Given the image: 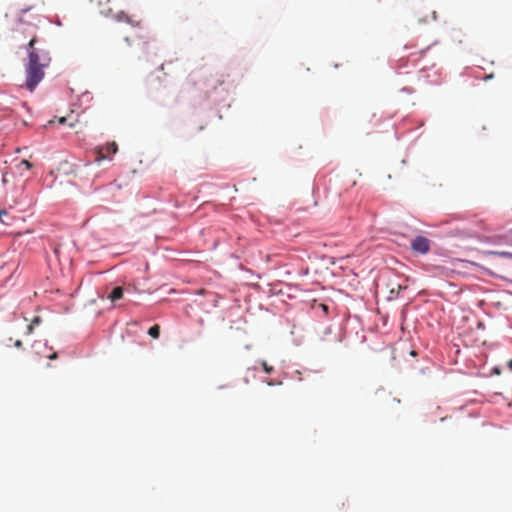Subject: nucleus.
<instances>
[{
	"instance_id": "obj_1",
	"label": "nucleus",
	"mask_w": 512,
	"mask_h": 512,
	"mask_svg": "<svg viewBox=\"0 0 512 512\" xmlns=\"http://www.w3.org/2000/svg\"><path fill=\"white\" fill-rule=\"evenodd\" d=\"M228 95L224 75L210 65L193 70L186 78L176 98L180 104L192 108L211 109L223 102Z\"/></svg>"
},
{
	"instance_id": "obj_2",
	"label": "nucleus",
	"mask_w": 512,
	"mask_h": 512,
	"mask_svg": "<svg viewBox=\"0 0 512 512\" xmlns=\"http://www.w3.org/2000/svg\"><path fill=\"white\" fill-rule=\"evenodd\" d=\"M39 42L36 36H33L28 43L21 45L20 49L26 51L27 56L23 59L25 79L20 85V89L29 93L35 92L39 84L44 80L46 69L52 62L50 51L37 47Z\"/></svg>"
},
{
	"instance_id": "obj_3",
	"label": "nucleus",
	"mask_w": 512,
	"mask_h": 512,
	"mask_svg": "<svg viewBox=\"0 0 512 512\" xmlns=\"http://www.w3.org/2000/svg\"><path fill=\"white\" fill-rule=\"evenodd\" d=\"M228 189L233 190V192H238V188L235 184L230 185L226 184H216L211 182H202L197 188V192H218L219 190Z\"/></svg>"
},
{
	"instance_id": "obj_4",
	"label": "nucleus",
	"mask_w": 512,
	"mask_h": 512,
	"mask_svg": "<svg viewBox=\"0 0 512 512\" xmlns=\"http://www.w3.org/2000/svg\"><path fill=\"white\" fill-rule=\"evenodd\" d=\"M411 248L414 252L426 254L430 250V240L424 236H417L412 240Z\"/></svg>"
},
{
	"instance_id": "obj_5",
	"label": "nucleus",
	"mask_w": 512,
	"mask_h": 512,
	"mask_svg": "<svg viewBox=\"0 0 512 512\" xmlns=\"http://www.w3.org/2000/svg\"><path fill=\"white\" fill-rule=\"evenodd\" d=\"M106 150L108 152V155L107 156H99L97 161H102V160H107V161H111L113 159V156L116 154V152L118 151V145L116 142H108L106 144Z\"/></svg>"
},
{
	"instance_id": "obj_6",
	"label": "nucleus",
	"mask_w": 512,
	"mask_h": 512,
	"mask_svg": "<svg viewBox=\"0 0 512 512\" xmlns=\"http://www.w3.org/2000/svg\"><path fill=\"white\" fill-rule=\"evenodd\" d=\"M155 49H156V44L154 42H149V41L143 42L142 51L145 54L147 61L152 62L151 54L156 55Z\"/></svg>"
},
{
	"instance_id": "obj_7",
	"label": "nucleus",
	"mask_w": 512,
	"mask_h": 512,
	"mask_svg": "<svg viewBox=\"0 0 512 512\" xmlns=\"http://www.w3.org/2000/svg\"><path fill=\"white\" fill-rule=\"evenodd\" d=\"M123 293H124V290L122 287L120 286H117V287H114L112 289V291L110 292V294H108L107 298L112 301V302H116L120 299L123 298Z\"/></svg>"
},
{
	"instance_id": "obj_8",
	"label": "nucleus",
	"mask_w": 512,
	"mask_h": 512,
	"mask_svg": "<svg viewBox=\"0 0 512 512\" xmlns=\"http://www.w3.org/2000/svg\"><path fill=\"white\" fill-rule=\"evenodd\" d=\"M92 100V93L90 91H85L78 97L77 102H75L73 106H81L83 103H90Z\"/></svg>"
},
{
	"instance_id": "obj_9",
	"label": "nucleus",
	"mask_w": 512,
	"mask_h": 512,
	"mask_svg": "<svg viewBox=\"0 0 512 512\" xmlns=\"http://www.w3.org/2000/svg\"><path fill=\"white\" fill-rule=\"evenodd\" d=\"M115 18L118 22H127L128 24L134 26V22L124 11L118 12Z\"/></svg>"
},
{
	"instance_id": "obj_10",
	"label": "nucleus",
	"mask_w": 512,
	"mask_h": 512,
	"mask_svg": "<svg viewBox=\"0 0 512 512\" xmlns=\"http://www.w3.org/2000/svg\"><path fill=\"white\" fill-rule=\"evenodd\" d=\"M406 289H407L406 285H400V284L397 285V288L392 287L390 289V295H391L390 298L398 297L400 292L403 291V290H406Z\"/></svg>"
},
{
	"instance_id": "obj_11",
	"label": "nucleus",
	"mask_w": 512,
	"mask_h": 512,
	"mask_svg": "<svg viewBox=\"0 0 512 512\" xmlns=\"http://www.w3.org/2000/svg\"><path fill=\"white\" fill-rule=\"evenodd\" d=\"M148 334L154 339L159 338V335H160L159 325H154V326L150 327L148 330Z\"/></svg>"
},
{
	"instance_id": "obj_12",
	"label": "nucleus",
	"mask_w": 512,
	"mask_h": 512,
	"mask_svg": "<svg viewBox=\"0 0 512 512\" xmlns=\"http://www.w3.org/2000/svg\"><path fill=\"white\" fill-rule=\"evenodd\" d=\"M32 9H33V6H27L25 8H22L20 10V15L18 16L17 21L19 23H24L23 14H26L27 12L31 11Z\"/></svg>"
},
{
	"instance_id": "obj_13",
	"label": "nucleus",
	"mask_w": 512,
	"mask_h": 512,
	"mask_svg": "<svg viewBox=\"0 0 512 512\" xmlns=\"http://www.w3.org/2000/svg\"><path fill=\"white\" fill-rule=\"evenodd\" d=\"M165 92V88L163 90L158 91L159 95L157 96V100L161 102L162 105L169 106L170 102L162 98V95Z\"/></svg>"
},
{
	"instance_id": "obj_14",
	"label": "nucleus",
	"mask_w": 512,
	"mask_h": 512,
	"mask_svg": "<svg viewBox=\"0 0 512 512\" xmlns=\"http://www.w3.org/2000/svg\"><path fill=\"white\" fill-rule=\"evenodd\" d=\"M20 165L24 166L26 170H31L33 168V164L26 159L21 160Z\"/></svg>"
},
{
	"instance_id": "obj_15",
	"label": "nucleus",
	"mask_w": 512,
	"mask_h": 512,
	"mask_svg": "<svg viewBox=\"0 0 512 512\" xmlns=\"http://www.w3.org/2000/svg\"><path fill=\"white\" fill-rule=\"evenodd\" d=\"M261 365H262L263 370H264L266 373L270 374V373H272V372H273V367H272V366H270V365H268L266 361H262V362H261Z\"/></svg>"
},
{
	"instance_id": "obj_16",
	"label": "nucleus",
	"mask_w": 512,
	"mask_h": 512,
	"mask_svg": "<svg viewBox=\"0 0 512 512\" xmlns=\"http://www.w3.org/2000/svg\"><path fill=\"white\" fill-rule=\"evenodd\" d=\"M438 42H439L438 40H435L431 45L427 46V47H426V48H424V49H421V50L419 51V54H420V55H425V54L427 53V51H428L432 46L436 45Z\"/></svg>"
},
{
	"instance_id": "obj_17",
	"label": "nucleus",
	"mask_w": 512,
	"mask_h": 512,
	"mask_svg": "<svg viewBox=\"0 0 512 512\" xmlns=\"http://www.w3.org/2000/svg\"><path fill=\"white\" fill-rule=\"evenodd\" d=\"M160 80V77L159 76H154V74H151L150 75V78H149V84L150 86H152L154 84L155 81H159Z\"/></svg>"
},
{
	"instance_id": "obj_18",
	"label": "nucleus",
	"mask_w": 512,
	"mask_h": 512,
	"mask_svg": "<svg viewBox=\"0 0 512 512\" xmlns=\"http://www.w3.org/2000/svg\"><path fill=\"white\" fill-rule=\"evenodd\" d=\"M34 328H35V326H34L32 323H30V324L27 326L26 334H27V335L32 334V333L34 332Z\"/></svg>"
},
{
	"instance_id": "obj_19",
	"label": "nucleus",
	"mask_w": 512,
	"mask_h": 512,
	"mask_svg": "<svg viewBox=\"0 0 512 512\" xmlns=\"http://www.w3.org/2000/svg\"><path fill=\"white\" fill-rule=\"evenodd\" d=\"M31 323L34 325V326H37L41 323V318L39 316H36L32 321Z\"/></svg>"
},
{
	"instance_id": "obj_20",
	"label": "nucleus",
	"mask_w": 512,
	"mask_h": 512,
	"mask_svg": "<svg viewBox=\"0 0 512 512\" xmlns=\"http://www.w3.org/2000/svg\"><path fill=\"white\" fill-rule=\"evenodd\" d=\"M6 214H7V209H5V208H0V221H1V222H4V220L2 219V217H3L4 215H6Z\"/></svg>"
},
{
	"instance_id": "obj_21",
	"label": "nucleus",
	"mask_w": 512,
	"mask_h": 512,
	"mask_svg": "<svg viewBox=\"0 0 512 512\" xmlns=\"http://www.w3.org/2000/svg\"><path fill=\"white\" fill-rule=\"evenodd\" d=\"M401 92L412 93V88L411 87H403L401 89Z\"/></svg>"
},
{
	"instance_id": "obj_22",
	"label": "nucleus",
	"mask_w": 512,
	"mask_h": 512,
	"mask_svg": "<svg viewBox=\"0 0 512 512\" xmlns=\"http://www.w3.org/2000/svg\"><path fill=\"white\" fill-rule=\"evenodd\" d=\"M14 346L16 348H21L22 347V341L21 340H16L15 343H14Z\"/></svg>"
},
{
	"instance_id": "obj_23",
	"label": "nucleus",
	"mask_w": 512,
	"mask_h": 512,
	"mask_svg": "<svg viewBox=\"0 0 512 512\" xmlns=\"http://www.w3.org/2000/svg\"><path fill=\"white\" fill-rule=\"evenodd\" d=\"M494 77V73L487 74L484 78V80H491Z\"/></svg>"
},
{
	"instance_id": "obj_24",
	"label": "nucleus",
	"mask_w": 512,
	"mask_h": 512,
	"mask_svg": "<svg viewBox=\"0 0 512 512\" xmlns=\"http://www.w3.org/2000/svg\"><path fill=\"white\" fill-rule=\"evenodd\" d=\"M320 306H321L322 310H323L325 313H327V312H328V306H327V305H325V304H321Z\"/></svg>"
},
{
	"instance_id": "obj_25",
	"label": "nucleus",
	"mask_w": 512,
	"mask_h": 512,
	"mask_svg": "<svg viewBox=\"0 0 512 512\" xmlns=\"http://www.w3.org/2000/svg\"><path fill=\"white\" fill-rule=\"evenodd\" d=\"M56 358H57V353L56 352H54L53 354H51L49 356V359H51V360L56 359Z\"/></svg>"
},
{
	"instance_id": "obj_26",
	"label": "nucleus",
	"mask_w": 512,
	"mask_h": 512,
	"mask_svg": "<svg viewBox=\"0 0 512 512\" xmlns=\"http://www.w3.org/2000/svg\"><path fill=\"white\" fill-rule=\"evenodd\" d=\"M59 123H60V124H64V123H66V118H65V117H61V118H59Z\"/></svg>"
},
{
	"instance_id": "obj_27",
	"label": "nucleus",
	"mask_w": 512,
	"mask_h": 512,
	"mask_svg": "<svg viewBox=\"0 0 512 512\" xmlns=\"http://www.w3.org/2000/svg\"><path fill=\"white\" fill-rule=\"evenodd\" d=\"M57 26H62V21L58 18L56 22H54Z\"/></svg>"
},
{
	"instance_id": "obj_28",
	"label": "nucleus",
	"mask_w": 512,
	"mask_h": 512,
	"mask_svg": "<svg viewBox=\"0 0 512 512\" xmlns=\"http://www.w3.org/2000/svg\"><path fill=\"white\" fill-rule=\"evenodd\" d=\"M432 18H433L434 20H436V19H437V13H436L435 11L432 13Z\"/></svg>"
},
{
	"instance_id": "obj_29",
	"label": "nucleus",
	"mask_w": 512,
	"mask_h": 512,
	"mask_svg": "<svg viewBox=\"0 0 512 512\" xmlns=\"http://www.w3.org/2000/svg\"><path fill=\"white\" fill-rule=\"evenodd\" d=\"M508 367L512 371V359L508 362Z\"/></svg>"
},
{
	"instance_id": "obj_30",
	"label": "nucleus",
	"mask_w": 512,
	"mask_h": 512,
	"mask_svg": "<svg viewBox=\"0 0 512 512\" xmlns=\"http://www.w3.org/2000/svg\"><path fill=\"white\" fill-rule=\"evenodd\" d=\"M316 189H317V188L313 185V187H312V191H311V192H312V193H315V192H316Z\"/></svg>"
},
{
	"instance_id": "obj_31",
	"label": "nucleus",
	"mask_w": 512,
	"mask_h": 512,
	"mask_svg": "<svg viewBox=\"0 0 512 512\" xmlns=\"http://www.w3.org/2000/svg\"><path fill=\"white\" fill-rule=\"evenodd\" d=\"M157 69L158 70H162L163 69V64H160Z\"/></svg>"
},
{
	"instance_id": "obj_32",
	"label": "nucleus",
	"mask_w": 512,
	"mask_h": 512,
	"mask_svg": "<svg viewBox=\"0 0 512 512\" xmlns=\"http://www.w3.org/2000/svg\"><path fill=\"white\" fill-rule=\"evenodd\" d=\"M424 124H425V122H424V121H421V122L419 123V127L424 126Z\"/></svg>"
},
{
	"instance_id": "obj_33",
	"label": "nucleus",
	"mask_w": 512,
	"mask_h": 512,
	"mask_svg": "<svg viewBox=\"0 0 512 512\" xmlns=\"http://www.w3.org/2000/svg\"><path fill=\"white\" fill-rule=\"evenodd\" d=\"M100 189H101L100 187L95 188L94 192H99V191H100Z\"/></svg>"
},
{
	"instance_id": "obj_34",
	"label": "nucleus",
	"mask_w": 512,
	"mask_h": 512,
	"mask_svg": "<svg viewBox=\"0 0 512 512\" xmlns=\"http://www.w3.org/2000/svg\"><path fill=\"white\" fill-rule=\"evenodd\" d=\"M427 70H428V68H426V67L421 69L422 72L427 71Z\"/></svg>"
},
{
	"instance_id": "obj_35",
	"label": "nucleus",
	"mask_w": 512,
	"mask_h": 512,
	"mask_svg": "<svg viewBox=\"0 0 512 512\" xmlns=\"http://www.w3.org/2000/svg\"><path fill=\"white\" fill-rule=\"evenodd\" d=\"M393 400L396 401L397 403H400V400H398L396 398H394Z\"/></svg>"
}]
</instances>
